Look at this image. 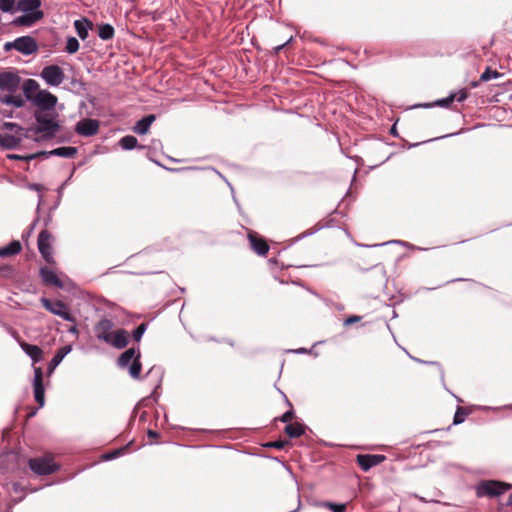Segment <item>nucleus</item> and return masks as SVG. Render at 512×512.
<instances>
[{
  "mask_svg": "<svg viewBox=\"0 0 512 512\" xmlns=\"http://www.w3.org/2000/svg\"><path fill=\"white\" fill-rule=\"evenodd\" d=\"M94 333L98 340L117 349L125 348L129 342L128 332L124 329L114 330V322L108 318H102L96 323Z\"/></svg>",
  "mask_w": 512,
  "mask_h": 512,
  "instance_id": "nucleus-1",
  "label": "nucleus"
},
{
  "mask_svg": "<svg viewBox=\"0 0 512 512\" xmlns=\"http://www.w3.org/2000/svg\"><path fill=\"white\" fill-rule=\"evenodd\" d=\"M29 468L37 475H51L57 472L60 466L54 461L51 454L31 458L28 461Z\"/></svg>",
  "mask_w": 512,
  "mask_h": 512,
  "instance_id": "nucleus-2",
  "label": "nucleus"
},
{
  "mask_svg": "<svg viewBox=\"0 0 512 512\" xmlns=\"http://www.w3.org/2000/svg\"><path fill=\"white\" fill-rule=\"evenodd\" d=\"M118 365L121 368L129 366L130 375L137 379L141 372L140 352L135 348H129L118 358Z\"/></svg>",
  "mask_w": 512,
  "mask_h": 512,
  "instance_id": "nucleus-3",
  "label": "nucleus"
},
{
  "mask_svg": "<svg viewBox=\"0 0 512 512\" xmlns=\"http://www.w3.org/2000/svg\"><path fill=\"white\" fill-rule=\"evenodd\" d=\"M512 486L505 482L495 481V480H487L482 481L476 490V494L478 497H497L508 490H510Z\"/></svg>",
  "mask_w": 512,
  "mask_h": 512,
  "instance_id": "nucleus-4",
  "label": "nucleus"
},
{
  "mask_svg": "<svg viewBox=\"0 0 512 512\" xmlns=\"http://www.w3.org/2000/svg\"><path fill=\"white\" fill-rule=\"evenodd\" d=\"M35 118L37 121L36 132L44 134L47 138H52L58 132L59 124L47 114L36 112Z\"/></svg>",
  "mask_w": 512,
  "mask_h": 512,
  "instance_id": "nucleus-5",
  "label": "nucleus"
},
{
  "mask_svg": "<svg viewBox=\"0 0 512 512\" xmlns=\"http://www.w3.org/2000/svg\"><path fill=\"white\" fill-rule=\"evenodd\" d=\"M54 238L48 230H42L38 236L37 244L41 256L49 264H54L53 244Z\"/></svg>",
  "mask_w": 512,
  "mask_h": 512,
  "instance_id": "nucleus-6",
  "label": "nucleus"
},
{
  "mask_svg": "<svg viewBox=\"0 0 512 512\" xmlns=\"http://www.w3.org/2000/svg\"><path fill=\"white\" fill-rule=\"evenodd\" d=\"M42 305L54 315L61 317L62 319L70 322H74L75 318L70 313L67 305L60 300L51 301L47 298L41 299Z\"/></svg>",
  "mask_w": 512,
  "mask_h": 512,
  "instance_id": "nucleus-7",
  "label": "nucleus"
},
{
  "mask_svg": "<svg viewBox=\"0 0 512 512\" xmlns=\"http://www.w3.org/2000/svg\"><path fill=\"white\" fill-rule=\"evenodd\" d=\"M40 76L49 86H59L65 79L64 71L58 65L45 66Z\"/></svg>",
  "mask_w": 512,
  "mask_h": 512,
  "instance_id": "nucleus-8",
  "label": "nucleus"
},
{
  "mask_svg": "<svg viewBox=\"0 0 512 512\" xmlns=\"http://www.w3.org/2000/svg\"><path fill=\"white\" fill-rule=\"evenodd\" d=\"M21 78L12 71H4L0 73V90L14 93L20 85Z\"/></svg>",
  "mask_w": 512,
  "mask_h": 512,
  "instance_id": "nucleus-9",
  "label": "nucleus"
},
{
  "mask_svg": "<svg viewBox=\"0 0 512 512\" xmlns=\"http://www.w3.org/2000/svg\"><path fill=\"white\" fill-rule=\"evenodd\" d=\"M99 131V121L96 119L85 118L80 120L75 126V132L81 136H94Z\"/></svg>",
  "mask_w": 512,
  "mask_h": 512,
  "instance_id": "nucleus-10",
  "label": "nucleus"
},
{
  "mask_svg": "<svg viewBox=\"0 0 512 512\" xmlns=\"http://www.w3.org/2000/svg\"><path fill=\"white\" fill-rule=\"evenodd\" d=\"M386 457L380 454H358L356 456V462L363 471H368L372 467H375L384 462Z\"/></svg>",
  "mask_w": 512,
  "mask_h": 512,
  "instance_id": "nucleus-11",
  "label": "nucleus"
},
{
  "mask_svg": "<svg viewBox=\"0 0 512 512\" xmlns=\"http://www.w3.org/2000/svg\"><path fill=\"white\" fill-rule=\"evenodd\" d=\"M247 238L250 243L251 249L258 254L259 256H266L269 251V245L266 240L259 236L258 233L254 231H249Z\"/></svg>",
  "mask_w": 512,
  "mask_h": 512,
  "instance_id": "nucleus-12",
  "label": "nucleus"
},
{
  "mask_svg": "<svg viewBox=\"0 0 512 512\" xmlns=\"http://www.w3.org/2000/svg\"><path fill=\"white\" fill-rule=\"evenodd\" d=\"M35 104L41 110H51L57 104V97L47 90H40L35 97Z\"/></svg>",
  "mask_w": 512,
  "mask_h": 512,
  "instance_id": "nucleus-13",
  "label": "nucleus"
},
{
  "mask_svg": "<svg viewBox=\"0 0 512 512\" xmlns=\"http://www.w3.org/2000/svg\"><path fill=\"white\" fill-rule=\"evenodd\" d=\"M16 50L24 55H31L38 51V44L31 36L16 38Z\"/></svg>",
  "mask_w": 512,
  "mask_h": 512,
  "instance_id": "nucleus-14",
  "label": "nucleus"
},
{
  "mask_svg": "<svg viewBox=\"0 0 512 512\" xmlns=\"http://www.w3.org/2000/svg\"><path fill=\"white\" fill-rule=\"evenodd\" d=\"M39 273H40L41 279L45 285L54 286L57 288L64 287V283L62 282V280L50 268L41 267Z\"/></svg>",
  "mask_w": 512,
  "mask_h": 512,
  "instance_id": "nucleus-15",
  "label": "nucleus"
},
{
  "mask_svg": "<svg viewBox=\"0 0 512 512\" xmlns=\"http://www.w3.org/2000/svg\"><path fill=\"white\" fill-rule=\"evenodd\" d=\"M44 17L43 12L24 13L13 20L16 26L31 27Z\"/></svg>",
  "mask_w": 512,
  "mask_h": 512,
  "instance_id": "nucleus-16",
  "label": "nucleus"
},
{
  "mask_svg": "<svg viewBox=\"0 0 512 512\" xmlns=\"http://www.w3.org/2000/svg\"><path fill=\"white\" fill-rule=\"evenodd\" d=\"M19 345L22 350L31 358L33 363H37L43 358V351L37 345L29 344L25 341H19Z\"/></svg>",
  "mask_w": 512,
  "mask_h": 512,
  "instance_id": "nucleus-17",
  "label": "nucleus"
},
{
  "mask_svg": "<svg viewBox=\"0 0 512 512\" xmlns=\"http://www.w3.org/2000/svg\"><path fill=\"white\" fill-rule=\"evenodd\" d=\"M41 4V0H18L16 8L23 13L42 12Z\"/></svg>",
  "mask_w": 512,
  "mask_h": 512,
  "instance_id": "nucleus-18",
  "label": "nucleus"
},
{
  "mask_svg": "<svg viewBox=\"0 0 512 512\" xmlns=\"http://www.w3.org/2000/svg\"><path fill=\"white\" fill-rule=\"evenodd\" d=\"M22 140V134H0V146L5 149L16 148Z\"/></svg>",
  "mask_w": 512,
  "mask_h": 512,
  "instance_id": "nucleus-19",
  "label": "nucleus"
},
{
  "mask_svg": "<svg viewBox=\"0 0 512 512\" xmlns=\"http://www.w3.org/2000/svg\"><path fill=\"white\" fill-rule=\"evenodd\" d=\"M156 116L154 114H149L139 121L136 122L135 126L133 127V131L139 135H145L148 133L150 126L155 121Z\"/></svg>",
  "mask_w": 512,
  "mask_h": 512,
  "instance_id": "nucleus-20",
  "label": "nucleus"
},
{
  "mask_svg": "<svg viewBox=\"0 0 512 512\" xmlns=\"http://www.w3.org/2000/svg\"><path fill=\"white\" fill-rule=\"evenodd\" d=\"M93 23L87 18H82L74 21V28L78 36L85 40L88 37V31L92 29Z\"/></svg>",
  "mask_w": 512,
  "mask_h": 512,
  "instance_id": "nucleus-21",
  "label": "nucleus"
},
{
  "mask_svg": "<svg viewBox=\"0 0 512 512\" xmlns=\"http://www.w3.org/2000/svg\"><path fill=\"white\" fill-rule=\"evenodd\" d=\"M22 249L21 243L18 240L10 242L7 246L0 249V257H9L18 254Z\"/></svg>",
  "mask_w": 512,
  "mask_h": 512,
  "instance_id": "nucleus-22",
  "label": "nucleus"
},
{
  "mask_svg": "<svg viewBox=\"0 0 512 512\" xmlns=\"http://www.w3.org/2000/svg\"><path fill=\"white\" fill-rule=\"evenodd\" d=\"M285 432L290 438H298L305 432V427L298 422L290 423L285 427Z\"/></svg>",
  "mask_w": 512,
  "mask_h": 512,
  "instance_id": "nucleus-23",
  "label": "nucleus"
},
{
  "mask_svg": "<svg viewBox=\"0 0 512 512\" xmlns=\"http://www.w3.org/2000/svg\"><path fill=\"white\" fill-rule=\"evenodd\" d=\"M77 153L76 147H59L56 148L50 152H48V155H54L64 158H73Z\"/></svg>",
  "mask_w": 512,
  "mask_h": 512,
  "instance_id": "nucleus-24",
  "label": "nucleus"
},
{
  "mask_svg": "<svg viewBox=\"0 0 512 512\" xmlns=\"http://www.w3.org/2000/svg\"><path fill=\"white\" fill-rule=\"evenodd\" d=\"M114 28L110 24H102L99 26L98 36L102 40H110L114 37Z\"/></svg>",
  "mask_w": 512,
  "mask_h": 512,
  "instance_id": "nucleus-25",
  "label": "nucleus"
},
{
  "mask_svg": "<svg viewBox=\"0 0 512 512\" xmlns=\"http://www.w3.org/2000/svg\"><path fill=\"white\" fill-rule=\"evenodd\" d=\"M119 144L124 150H131L137 147L138 140L132 135H127L120 139Z\"/></svg>",
  "mask_w": 512,
  "mask_h": 512,
  "instance_id": "nucleus-26",
  "label": "nucleus"
},
{
  "mask_svg": "<svg viewBox=\"0 0 512 512\" xmlns=\"http://www.w3.org/2000/svg\"><path fill=\"white\" fill-rule=\"evenodd\" d=\"M70 351L69 346L61 347L57 350L56 354L52 358L50 362V368H55L59 363L63 360V358L66 356V354Z\"/></svg>",
  "mask_w": 512,
  "mask_h": 512,
  "instance_id": "nucleus-27",
  "label": "nucleus"
},
{
  "mask_svg": "<svg viewBox=\"0 0 512 512\" xmlns=\"http://www.w3.org/2000/svg\"><path fill=\"white\" fill-rule=\"evenodd\" d=\"M2 102L8 105H13L18 108L24 105V100L19 95H7L2 99Z\"/></svg>",
  "mask_w": 512,
  "mask_h": 512,
  "instance_id": "nucleus-28",
  "label": "nucleus"
},
{
  "mask_svg": "<svg viewBox=\"0 0 512 512\" xmlns=\"http://www.w3.org/2000/svg\"><path fill=\"white\" fill-rule=\"evenodd\" d=\"M34 397L39 407H43L45 403V386H34Z\"/></svg>",
  "mask_w": 512,
  "mask_h": 512,
  "instance_id": "nucleus-29",
  "label": "nucleus"
},
{
  "mask_svg": "<svg viewBox=\"0 0 512 512\" xmlns=\"http://www.w3.org/2000/svg\"><path fill=\"white\" fill-rule=\"evenodd\" d=\"M79 50V41L75 37H68L66 42L65 51L69 54H74Z\"/></svg>",
  "mask_w": 512,
  "mask_h": 512,
  "instance_id": "nucleus-30",
  "label": "nucleus"
},
{
  "mask_svg": "<svg viewBox=\"0 0 512 512\" xmlns=\"http://www.w3.org/2000/svg\"><path fill=\"white\" fill-rule=\"evenodd\" d=\"M501 74L497 70H493L490 67H487L485 71L480 76V81L487 82L491 79H496L500 77Z\"/></svg>",
  "mask_w": 512,
  "mask_h": 512,
  "instance_id": "nucleus-31",
  "label": "nucleus"
},
{
  "mask_svg": "<svg viewBox=\"0 0 512 512\" xmlns=\"http://www.w3.org/2000/svg\"><path fill=\"white\" fill-rule=\"evenodd\" d=\"M38 87L39 85L35 80L27 79L23 84V91L26 95L29 96L32 92L36 91Z\"/></svg>",
  "mask_w": 512,
  "mask_h": 512,
  "instance_id": "nucleus-32",
  "label": "nucleus"
},
{
  "mask_svg": "<svg viewBox=\"0 0 512 512\" xmlns=\"http://www.w3.org/2000/svg\"><path fill=\"white\" fill-rule=\"evenodd\" d=\"M467 415L468 412L466 411V409L464 407L459 406L454 415L453 423L455 425L461 424L462 422H464Z\"/></svg>",
  "mask_w": 512,
  "mask_h": 512,
  "instance_id": "nucleus-33",
  "label": "nucleus"
},
{
  "mask_svg": "<svg viewBox=\"0 0 512 512\" xmlns=\"http://www.w3.org/2000/svg\"><path fill=\"white\" fill-rule=\"evenodd\" d=\"M320 506L328 508V509L332 510L333 512H345L346 511V504L323 502V503H321Z\"/></svg>",
  "mask_w": 512,
  "mask_h": 512,
  "instance_id": "nucleus-34",
  "label": "nucleus"
},
{
  "mask_svg": "<svg viewBox=\"0 0 512 512\" xmlns=\"http://www.w3.org/2000/svg\"><path fill=\"white\" fill-rule=\"evenodd\" d=\"M2 129L9 130L12 132L11 134H22V127L13 122H4L2 124Z\"/></svg>",
  "mask_w": 512,
  "mask_h": 512,
  "instance_id": "nucleus-35",
  "label": "nucleus"
},
{
  "mask_svg": "<svg viewBox=\"0 0 512 512\" xmlns=\"http://www.w3.org/2000/svg\"><path fill=\"white\" fill-rule=\"evenodd\" d=\"M147 329V324L146 323H141L139 326L136 327V329L133 331V339L136 341V342H139L143 336V334L145 333Z\"/></svg>",
  "mask_w": 512,
  "mask_h": 512,
  "instance_id": "nucleus-36",
  "label": "nucleus"
},
{
  "mask_svg": "<svg viewBox=\"0 0 512 512\" xmlns=\"http://www.w3.org/2000/svg\"><path fill=\"white\" fill-rule=\"evenodd\" d=\"M16 3V0H0V10L2 12H10L14 5Z\"/></svg>",
  "mask_w": 512,
  "mask_h": 512,
  "instance_id": "nucleus-37",
  "label": "nucleus"
},
{
  "mask_svg": "<svg viewBox=\"0 0 512 512\" xmlns=\"http://www.w3.org/2000/svg\"><path fill=\"white\" fill-rule=\"evenodd\" d=\"M454 101L463 102L468 97V92L465 89H462L456 93L451 94Z\"/></svg>",
  "mask_w": 512,
  "mask_h": 512,
  "instance_id": "nucleus-38",
  "label": "nucleus"
},
{
  "mask_svg": "<svg viewBox=\"0 0 512 512\" xmlns=\"http://www.w3.org/2000/svg\"><path fill=\"white\" fill-rule=\"evenodd\" d=\"M453 97L452 95L446 97V98H443V99H440V100H437L433 105H437V106H440V107H449L452 103H453Z\"/></svg>",
  "mask_w": 512,
  "mask_h": 512,
  "instance_id": "nucleus-39",
  "label": "nucleus"
},
{
  "mask_svg": "<svg viewBox=\"0 0 512 512\" xmlns=\"http://www.w3.org/2000/svg\"><path fill=\"white\" fill-rule=\"evenodd\" d=\"M126 450V447H123V448H120V449H116L114 450L113 452H110L108 454L105 455V459L106 460H111V459H114L120 455H122Z\"/></svg>",
  "mask_w": 512,
  "mask_h": 512,
  "instance_id": "nucleus-40",
  "label": "nucleus"
},
{
  "mask_svg": "<svg viewBox=\"0 0 512 512\" xmlns=\"http://www.w3.org/2000/svg\"><path fill=\"white\" fill-rule=\"evenodd\" d=\"M293 418H294V412H293V410H289V411L285 412V413L282 415V417L280 418V420H281L282 422L287 423V422H290Z\"/></svg>",
  "mask_w": 512,
  "mask_h": 512,
  "instance_id": "nucleus-41",
  "label": "nucleus"
},
{
  "mask_svg": "<svg viewBox=\"0 0 512 512\" xmlns=\"http://www.w3.org/2000/svg\"><path fill=\"white\" fill-rule=\"evenodd\" d=\"M360 320H361V316L352 315V316L346 318L344 324L345 325H351V324L356 323V322H358Z\"/></svg>",
  "mask_w": 512,
  "mask_h": 512,
  "instance_id": "nucleus-42",
  "label": "nucleus"
},
{
  "mask_svg": "<svg viewBox=\"0 0 512 512\" xmlns=\"http://www.w3.org/2000/svg\"><path fill=\"white\" fill-rule=\"evenodd\" d=\"M33 384H42V372L40 368L35 369V378Z\"/></svg>",
  "mask_w": 512,
  "mask_h": 512,
  "instance_id": "nucleus-43",
  "label": "nucleus"
},
{
  "mask_svg": "<svg viewBox=\"0 0 512 512\" xmlns=\"http://www.w3.org/2000/svg\"><path fill=\"white\" fill-rule=\"evenodd\" d=\"M293 40V37L291 36L286 42H284L283 44L281 45H278L274 48L275 50V54H278L285 46H287L288 44H290Z\"/></svg>",
  "mask_w": 512,
  "mask_h": 512,
  "instance_id": "nucleus-44",
  "label": "nucleus"
},
{
  "mask_svg": "<svg viewBox=\"0 0 512 512\" xmlns=\"http://www.w3.org/2000/svg\"><path fill=\"white\" fill-rule=\"evenodd\" d=\"M430 364L434 367L435 371L440 375V380H443V371L441 366L436 362H430Z\"/></svg>",
  "mask_w": 512,
  "mask_h": 512,
  "instance_id": "nucleus-45",
  "label": "nucleus"
},
{
  "mask_svg": "<svg viewBox=\"0 0 512 512\" xmlns=\"http://www.w3.org/2000/svg\"><path fill=\"white\" fill-rule=\"evenodd\" d=\"M12 49H15L16 50V39L12 42H6L4 44V50L5 51H10Z\"/></svg>",
  "mask_w": 512,
  "mask_h": 512,
  "instance_id": "nucleus-46",
  "label": "nucleus"
},
{
  "mask_svg": "<svg viewBox=\"0 0 512 512\" xmlns=\"http://www.w3.org/2000/svg\"><path fill=\"white\" fill-rule=\"evenodd\" d=\"M35 157H36V155H28V156H25V157H21V156H18V155L10 156L11 159H23V160H32Z\"/></svg>",
  "mask_w": 512,
  "mask_h": 512,
  "instance_id": "nucleus-47",
  "label": "nucleus"
},
{
  "mask_svg": "<svg viewBox=\"0 0 512 512\" xmlns=\"http://www.w3.org/2000/svg\"><path fill=\"white\" fill-rule=\"evenodd\" d=\"M271 446L275 447L277 449H282L284 447V442L283 441H276V442L272 443Z\"/></svg>",
  "mask_w": 512,
  "mask_h": 512,
  "instance_id": "nucleus-48",
  "label": "nucleus"
},
{
  "mask_svg": "<svg viewBox=\"0 0 512 512\" xmlns=\"http://www.w3.org/2000/svg\"><path fill=\"white\" fill-rule=\"evenodd\" d=\"M148 436H149V438L155 439V438H157L159 436V434L156 431L149 430L148 431Z\"/></svg>",
  "mask_w": 512,
  "mask_h": 512,
  "instance_id": "nucleus-49",
  "label": "nucleus"
},
{
  "mask_svg": "<svg viewBox=\"0 0 512 512\" xmlns=\"http://www.w3.org/2000/svg\"><path fill=\"white\" fill-rule=\"evenodd\" d=\"M293 352L298 353V354H304V353H308V350L306 348H299V349L293 350Z\"/></svg>",
  "mask_w": 512,
  "mask_h": 512,
  "instance_id": "nucleus-50",
  "label": "nucleus"
},
{
  "mask_svg": "<svg viewBox=\"0 0 512 512\" xmlns=\"http://www.w3.org/2000/svg\"><path fill=\"white\" fill-rule=\"evenodd\" d=\"M507 505H512V493L509 495Z\"/></svg>",
  "mask_w": 512,
  "mask_h": 512,
  "instance_id": "nucleus-51",
  "label": "nucleus"
},
{
  "mask_svg": "<svg viewBox=\"0 0 512 512\" xmlns=\"http://www.w3.org/2000/svg\"><path fill=\"white\" fill-rule=\"evenodd\" d=\"M35 224H36V222L32 223L31 229L34 228Z\"/></svg>",
  "mask_w": 512,
  "mask_h": 512,
  "instance_id": "nucleus-52",
  "label": "nucleus"
}]
</instances>
